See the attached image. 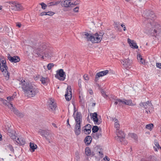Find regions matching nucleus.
I'll use <instances>...</instances> for the list:
<instances>
[{"label":"nucleus","instance_id":"nucleus-1","mask_svg":"<svg viewBox=\"0 0 161 161\" xmlns=\"http://www.w3.org/2000/svg\"><path fill=\"white\" fill-rule=\"evenodd\" d=\"M104 33L103 32L96 33L92 35L87 32L83 33V35L88 41H91L92 43H98L101 42Z\"/></svg>","mask_w":161,"mask_h":161},{"label":"nucleus","instance_id":"nucleus-2","mask_svg":"<svg viewBox=\"0 0 161 161\" xmlns=\"http://www.w3.org/2000/svg\"><path fill=\"white\" fill-rule=\"evenodd\" d=\"M75 121V125L74 132L75 134L78 136L81 133V124L82 123V115L80 112H77L75 117H74Z\"/></svg>","mask_w":161,"mask_h":161},{"label":"nucleus","instance_id":"nucleus-3","mask_svg":"<svg viewBox=\"0 0 161 161\" xmlns=\"http://www.w3.org/2000/svg\"><path fill=\"white\" fill-rule=\"evenodd\" d=\"M39 133L45 139L48 141L49 143H51L52 142V139L51 136V132L49 130H43L40 129Z\"/></svg>","mask_w":161,"mask_h":161},{"label":"nucleus","instance_id":"nucleus-4","mask_svg":"<svg viewBox=\"0 0 161 161\" xmlns=\"http://www.w3.org/2000/svg\"><path fill=\"white\" fill-rule=\"evenodd\" d=\"M46 47L47 46L45 44H42L39 48H38L35 50L34 53L37 55V57L42 56V58L44 59V58L43 55V52Z\"/></svg>","mask_w":161,"mask_h":161},{"label":"nucleus","instance_id":"nucleus-5","mask_svg":"<svg viewBox=\"0 0 161 161\" xmlns=\"http://www.w3.org/2000/svg\"><path fill=\"white\" fill-rule=\"evenodd\" d=\"M24 83L22 85V88L26 96L27 95L28 92H29L31 89L34 85L32 84L31 83H28L26 82L24 80Z\"/></svg>","mask_w":161,"mask_h":161},{"label":"nucleus","instance_id":"nucleus-6","mask_svg":"<svg viewBox=\"0 0 161 161\" xmlns=\"http://www.w3.org/2000/svg\"><path fill=\"white\" fill-rule=\"evenodd\" d=\"M57 74L55 75V77L60 80L63 81L65 78V73L62 69H60L57 71Z\"/></svg>","mask_w":161,"mask_h":161},{"label":"nucleus","instance_id":"nucleus-7","mask_svg":"<svg viewBox=\"0 0 161 161\" xmlns=\"http://www.w3.org/2000/svg\"><path fill=\"white\" fill-rule=\"evenodd\" d=\"M39 89L34 85L31 89L28 92V93L26 96L29 97H33L39 92Z\"/></svg>","mask_w":161,"mask_h":161},{"label":"nucleus","instance_id":"nucleus-8","mask_svg":"<svg viewBox=\"0 0 161 161\" xmlns=\"http://www.w3.org/2000/svg\"><path fill=\"white\" fill-rule=\"evenodd\" d=\"M108 72L109 71L108 70H106L97 73L95 75L94 79L95 81L96 82H97L100 77H102L106 75L108 73Z\"/></svg>","mask_w":161,"mask_h":161},{"label":"nucleus","instance_id":"nucleus-9","mask_svg":"<svg viewBox=\"0 0 161 161\" xmlns=\"http://www.w3.org/2000/svg\"><path fill=\"white\" fill-rule=\"evenodd\" d=\"M92 126L89 124L86 125L85 126L82 127L81 130L86 135L90 134L91 132Z\"/></svg>","mask_w":161,"mask_h":161},{"label":"nucleus","instance_id":"nucleus-10","mask_svg":"<svg viewBox=\"0 0 161 161\" xmlns=\"http://www.w3.org/2000/svg\"><path fill=\"white\" fill-rule=\"evenodd\" d=\"M115 100H116L119 103H122L125 105L131 106H133L134 105L132 103V100L130 99L127 100L125 98H123L122 99H121L120 98H117Z\"/></svg>","mask_w":161,"mask_h":161},{"label":"nucleus","instance_id":"nucleus-11","mask_svg":"<svg viewBox=\"0 0 161 161\" xmlns=\"http://www.w3.org/2000/svg\"><path fill=\"white\" fill-rule=\"evenodd\" d=\"M67 92L65 95V98L67 101H70L72 97V92L71 87L70 86H68L67 88Z\"/></svg>","mask_w":161,"mask_h":161},{"label":"nucleus","instance_id":"nucleus-12","mask_svg":"<svg viewBox=\"0 0 161 161\" xmlns=\"http://www.w3.org/2000/svg\"><path fill=\"white\" fill-rule=\"evenodd\" d=\"M148 15H147L148 19H149L148 22L150 23V22H153V21L156 19V16L154 14V12L153 11H149L148 12Z\"/></svg>","mask_w":161,"mask_h":161},{"label":"nucleus","instance_id":"nucleus-13","mask_svg":"<svg viewBox=\"0 0 161 161\" xmlns=\"http://www.w3.org/2000/svg\"><path fill=\"white\" fill-rule=\"evenodd\" d=\"M8 59L12 63H16L19 62L20 60L19 57L17 56H15L12 57L9 54H8Z\"/></svg>","mask_w":161,"mask_h":161},{"label":"nucleus","instance_id":"nucleus-14","mask_svg":"<svg viewBox=\"0 0 161 161\" xmlns=\"http://www.w3.org/2000/svg\"><path fill=\"white\" fill-rule=\"evenodd\" d=\"M11 5V8L12 9H14L15 11H19L23 9V7L20 4L14 2Z\"/></svg>","mask_w":161,"mask_h":161},{"label":"nucleus","instance_id":"nucleus-15","mask_svg":"<svg viewBox=\"0 0 161 161\" xmlns=\"http://www.w3.org/2000/svg\"><path fill=\"white\" fill-rule=\"evenodd\" d=\"M53 53L50 50L47 48V47L45 49L43 52L44 57L47 58H51L53 56Z\"/></svg>","mask_w":161,"mask_h":161},{"label":"nucleus","instance_id":"nucleus-16","mask_svg":"<svg viewBox=\"0 0 161 161\" xmlns=\"http://www.w3.org/2000/svg\"><path fill=\"white\" fill-rule=\"evenodd\" d=\"M118 133L117 134V136L118 138L117 139V140L118 141H119L120 142H121L123 141L124 139L125 138V135L124 132L122 130H118L117 131Z\"/></svg>","mask_w":161,"mask_h":161},{"label":"nucleus","instance_id":"nucleus-17","mask_svg":"<svg viewBox=\"0 0 161 161\" xmlns=\"http://www.w3.org/2000/svg\"><path fill=\"white\" fill-rule=\"evenodd\" d=\"M4 69H8L6 64V61L5 60H2L0 61V69L1 71H3Z\"/></svg>","mask_w":161,"mask_h":161},{"label":"nucleus","instance_id":"nucleus-18","mask_svg":"<svg viewBox=\"0 0 161 161\" xmlns=\"http://www.w3.org/2000/svg\"><path fill=\"white\" fill-rule=\"evenodd\" d=\"M121 64L125 67H128L130 66L131 64V61L129 58H124L121 61Z\"/></svg>","mask_w":161,"mask_h":161},{"label":"nucleus","instance_id":"nucleus-19","mask_svg":"<svg viewBox=\"0 0 161 161\" xmlns=\"http://www.w3.org/2000/svg\"><path fill=\"white\" fill-rule=\"evenodd\" d=\"M48 109L49 110L51 109L52 111L55 110L57 107V105L52 100H50L49 102Z\"/></svg>","mask_w":161,"mask_h":161},{"label":"nucleus","instance_id":"nucleus-20","mask_svg":"<svg viewBox=\"0 0 161 161\" xmlns=\"http://www.w3.org/2000/svg\"><path fill=\"white\" fill-rule=\"evenodd\" d=\"M92 136H86L84 140V142L86 144V145H90L92 142Z\"/></svg>","mask_w":161,"mask_h":161},{"label":"nucleus","instance_id":"nucleus-21","mask_svg":"<svg viewBox=\"0 0 161 161\" xmlns=\"http://www.w3.org/2000/svg\"><path fill=\"white\" fill-rule=\"evenodd\" d=\"M70 0H65L64 2L62 1L61 3L63 6L65 7H68L71 6V2Z\"/></svg>","mask_w":161,"mask_h":161},{"label":"nucleus","instance_id":"nucleus-22","mask_svg":"<svg viewBox=\"0 0 161 161\" xmlns=\"http://www.w3.org/2000/svg\"><path fill=\"white\" fill-rule=\"evenodd\" d=\"M91 135L94 139H97L101 137L102 136L101 131H100V130L99 132L97 133H92L91 134Z\"/></svg>","mask_w":161,"mask_h":161},{"label":"nucleus","instance_id":"nucleus-23","mask_svg":"<svg viewBox=\"0 0 161 161\" xmlns=\"http://www.w3.org/2000/svg\"><path fill=\"white\" fill-rule=\"evenodd\" d=\"M16 142L18 144H19V145L22 146L25 145V139L23 138H17Z\"/></svg>","mask_w":161,"mask_h":161},{"label":"nucleus","instance_id":"nucleus-24","mask_svg":"<svg viewBox=\"0 0 161 161\" xmlns=\"http://www.w3.org/2000/svg\"><path fill=\"white\" fill-rule=\"evenodd\" d=\"M8 69H5L3 71H1L3 73L4 76L5 77V79L7 80L9 79V73L7 70Z\"/></svg>","mask_w":161,"mask_h":161},{"label":"nucleus","instance_id":"nucleus-25","mask_svg":"<svg viewBox=\"0 0 161 161\" xmlns=\"http://www.w3.org/2000/svg\"><path fill=\"white\" fill-rule=\"evenodd\" d=\"M150 24L152 26H153L154 28H155L157 30L159 29L160 28V25L158 23L154 22H150Z\"/></svg>","mask_w":161,"mask_h":161},{"label":"nucleus","instance_id":"nucleus-26","mask_svg":"<svg viewBox=\"0 0 161 161\" xmlns=\"http://www.w3.org/2000/svg\"><path fill=\"white\" fill-rule=\"evenodd\" d=\"M92 118L95 124L96 125V123L98 121V119L97 114L96 112H94L92 115Z\"/></svg>","mask_w":161,"mask_h":161},{"label":"nucleus","instance_id":"nucleus-27","mask_svg":"<svg viewBox=\"0 0 161 161\" xmlns=\"http://www.w3.org/2000/svg\"><path fill=\"white\" fill-rule=\"evenodd\" d=\"M30 150L32 152H34L37 147V146L36 144L32 143L31 142L30 143Z\"/></svg>","mask_w":161,"mask_h":161},{"label":"nucleus","instance_id":"nucleus-28","mask_svg":"<svg viewBox=\"0 0 161 161\" xmlns=\"http://www.w3.org/2000/svg\"><path fill=\"white\" fill-rule=\"evenodd\" d=\"M40 81L43 85H47L48 83V79L47 78H44L42 77L41 78Z\"/></svg>","mask_w":161,"mask_h":161},{"label":"nucleus","instance_id":"nucleus-29","mask_svg":"<svg viewBox=\"0 0 161 161\" xmlns=\"http://www.w3.org/2000/svg\"><path fill=\"white\" fill-rule=\"evenodd\" d=\"M85 153L86 155L89 156L91 155V151L89 147H86L85 149Z\"/></svg>","mask_w":161,"mask_h":161},{"label":"nucleus","instance_id":"nucleus-30","mask_svg":"<svg viewBox=\"0 0 161 161\" xmlns=\"http://www.w3.org/2000/svg\"><path fill=\"white\" fill-rule=\"evenodd\" d=\"M99 130L98 127L96 125L93 126L92 128V133H94L97 132Z\"/></svg>","mask_w":161,"mask_h":161},{"label":"nucleus","instance_id":"nucleus-31","mask_svg":"<svg viewBox=\"0 0 161 161\" xmlns=\"http://www.w3.org/2000/svg\"><path fill=\"white\" fill-rule=\"evenodd\" d=\"M60 2V1H57V2H51L48 3L47 4L49 6L55 5L59 4Z\"/></svg>","mask_w":161,"mask_h":161},{"label":"nucleus","instance_id":"nucleus-32","mask_svg":"<svg viewBox=\"0 0 161 161\" xmlns=\"http://www.w3.org/2000/svg\"><path fill=\"white\" fill-rule=\"evenodd\" d=\"M130 46L131 47L134 49H137L138 48V46L137 45L136 43L135 42L133 41H132V43H131Z\"/></svg>","mask_w":161,"mask_h":161},{"label":"nucleus","instance_id":"nucleus-33","mask_svg":"<svg viewBox=\"0 0 161 161\" xmlns=\"http://www.w3.org/2000/svg\"><path fill=\"white\" fill-rule=\"evenodd\" d=\"M72 1L71 2V5H76L78 4H79L80 3V1L77 0H70Z\"/></svg>","mask_w":161,"mask_h":161},{"label":"nucleus","instance_id":"nucleus-34","mask_svg":"<svg viewBox=\"0 0 161 161\" xmlns=\"http://www.w3.org/2000/svg\"><path fill=\"white\" fill-rule=\"evenodd\" d=\"M153 124H150L147 125H146V128L150 130H151L153 129Z\"/></svg>","mask_w":161,"mask_h":161},{"label":"nucleus","instance_id":"nucleus-35","mask_svg":"<svg viewBox=\"0 0 161 161\" xmlns=\"http://www.w3.org/2000/svg\"><path fill=\"white\" fill-rule=\"evenodd\" d=\"M7 148L9 149L11 152L14 153V149L12 146L11 144H8L6 146Z\"/></svg>","mask_w":161,"mask_h":161},{"label":"nucleus","instance_id":"nucleus-36","mask_svg":"<svg viewBox=\"0 0 161 161\" xmlns=\"http://www.w3.org/2000/svg\"><path fill=\"white\" fill-rule=\"evenodd\" d=\"M8 134L9 135L10 137L11 136V135H12L14 134L13 131L11 129L9 128L8 129H7V132Z\"/></svg>","mask_w":161,"mask_h":161},{"label":"nucleus","instance_id":"nucleus-37","mask_svg":"<svg viewBox=\"0 0 161 161\" xmlns=\"http://www.w3.org/2000/svg\"><path fill=\"white\" fill-rule=\"evenodd\" d=\"M8 134L9 135L10 137L11 136V135H12L14 134L13 131L11 129L9 128L8 129H7V132Z\"/></svg>","mask_w":161,"mask_h":161},{"label":"nucleus","instance_id":"nucleus-38","mask_svg":"<svg viewBox=\"0 0 161 161\" xmlns=\"http://www.w3.org/2000/svg\"><path fill=\"white\" fill-rule=\"evenodd\" d=\"M54 66V64L52 63H50L48 64L47 66V69L48 70H50Z\"/></svg>","mask_w":161,"mask_h":161},{"label":"nucleus","instance_id":"nucleus-39","mask_svg":"<svg viewBox=\"0 0 161 161\" xmlns=\"http://www.w3.org/2000/svg\"><path fill=\"white\" fill-rule=\"evenodd\" d=\"M130 136L135 140L137 139L138 138L137 135L133 133L130 134Z\"/></svg>","mask_w":161,"mask_h":161},{"label":"nucleus","instance_id":"nucleus-40","mask_svg":"<svg viewBox=\"0 0 161 161\" xmlns=\"http://www.w3.org/2000/svg\"><path fill=\"white\" fill-rule=\"evenodd\" d=\"M113 99H114V104L115 105H117L118 104V103H119V105H120V103H119V102H118V101H117L116 100H115L116 99H117V98H117V97L114 96L113 97Z\"/></svg>","mask_w":161,"mask_h":161},{"label":"nucleus","instance_id":"nucleus-41","mask_svg":"<svg viewBox=\"0 0 161 161\" xmlns=\"http://www.w3.org/2000/svg\"><path fill=\"white\" fill-rule=\"evenodd\" d=\"M154 144L155 146L158 149H159V148L161 149V147L159 146V143L157 142V140H155Z\"/></svg>","mask_w":161,"mask_h":161},{"label":"nucleus","instance_id":"nucleus-42","mask_svg":"<svg viewBox=\"0 0 161 161\" xmlns=\"http://www.w3.org/2000/svg\"><path fill=\"white\" fill-rule=\"evenodd\" d=\"M6 105H7L9 108L12 109L13 108H14L13 106V105L9 102H8Z\"/></svg>","mask_w":161,"mask_h":161},{"label":"nucleus","instance_id":"nucleus-43","mask_svg":"<svg viewBox=\"0 0 161 161\" xmlns=\"http://www.w3.org/2000/svg\"><path fill=\"white\" fill-rule=\"evenodd\" d=\"M12 110L14 112V114L17 115L19 113V112L18 110H17L16 108H15L14 107L12 109Z\"/></svg>","mask_w":161,"mask_h":161},{"label":"nucleus","instance_id":"nucleus-44","mask_svg":"<svg viewBox=\"0 0 161 161\" xmlns=\"http://www.w3.org/2000/svg\"><path fill=\"white\" fill-rule=\"evenodd\" d=\"M42 6V8L43 9H45L46 8L47 5L44 3H40Z\"/></svg>","mask_w":161,"mask_h":161},{"label":"nucleus","instance_id":"nucleus-45","mask_svg":"<svg viewBox=\"0 0 161 161\" xmlns=\"http://www.w3.org/2000/svg\"><path fill=\"white\" fill-rule=\"evenodd\" d=\"M157 30L156 29H154L153 32L151 33V35L153 36H155L157 35Z\"/></svg>","mask_w":161,"mask_h":161},{"label":"nucleus","instance_id":"nucleus-46","mask_svg":"<svg viewBox=\"0 0 161 161\" xmlns=\"http://www.w3.org/2000/svg\"><path fill=\"white\" fill-rule=\"evenodd\" d=\"M145 104L148 105V106L149 107H151L152 106H153V105L152 104V103L151 102V101H147V102L144 103Z\"/></svg>","mask_w":161,"mask_h":161},{"label":"nucleus","instance_id":"nucleus-47","mask_svg":"<svg viewBox=\"0 0 161 161\" xmlns=\"http://www.w3.org/2000/svg\"><path fill=\"white\" fill-rule=\"evenodd\" d=\"M101 93L102 95L104 97L106 98L107 97V96L105 92L103 90L101 91Z\"/></svg>","mask_w":161,"mask_h":161},{"label":"nucleus","instance_id":"nucleus-48","mask_svg":"<svg viewBox=\"0 0 161 161\" xmlns=\"http://www.w3.org/2000/svg\"><path fill=\"white\" fill-rule=\"evenodd\" d=\"M46 13L47 14V15L49 16H52L54 14V12L52 11H48L46 12Z\"/></svg>","mask_w":161,"mask_h":161},{"label":"nucleus","instance_id":"nucleus-49","mask_svg":"<svg viewBox=\"0 0 161 161\" xmlns=\"http://www.w3.org/2000/svg\"><path fill=\"white\" fill-rule=\"evenodd\" d=\"M145 103L143 102H141L140 103V106L142 107H144L145 109H147V107L145 106Z\"/></svg>","mask_w":161,"mask_h":161},{"label":"nucleus","instance_id":"nucleus-50","mask_svg":"<svg viewBox=\"0 0 161 161\" xmlns=\"http://www.w3.org/2000/svg\"><path fill=\"white\" fill-rule=\"evenodd\" d=\"M114 127L117 128V130H119L118 128L119 127V125L118 122L117 123H116V124H114Z\"/></svg>","mask_w":161,"mask_h":161},{"label":"nucleus","instance_id":"nucleus-51","mask_svg":"<svg viewBox=\"0 0 161 161\" xmlns=\"http://www.w3.org/2000/svg\"><path fill=\"white\" fill-rule=\"evenodd\" d=\"M17 116L20 118H22L23 117L24 114L22 113L19 112Z\"/></svg>","mask_w":161,"mask_h":161},{"label":"nucleus","instance_id":"nucleus-52","mask_svg":"<svg viewBox=\"0 0 161 161\" xmlns=\"http://www.w3.org/2000/svg\"><path fill=\"white\" fill-rule=\"evenodd\" d=\"M81 79H79L78 80V84L79 87L81 88Z\"/></svg>","mask_w":161,"mask_h":161},{"label":"nucleus","instance_id":"nucleus-53","mask_svg":"<svg viewBox=\"0 0 161 161\" xmlns=\"http://www.w3.org/2000/svg\"><path fill=\"white\" fill-rule=\"evenodd\" d=\"M7 99L8 101H12L13 100L14 97L13 96H9L7 97Z\"/></svg>","mask_w":161,"mask_h":161},{"label":"nucleus","instance_id":"nucleus-54","mask_svg":"<svg viewBox=\"0 0 161 161\" xmlns=\"http://www.w3.org/2000/svg\"><path fill=\"white\" fill-rule=\"evenodd\" d=\"M156 66L158 68L161 69V63H156Z\"/></svg>","mask_w":161,"mask_h":161},{"label":"nucleus","instance_id":"nucleus-55","mask_svg":"<svg viewBox=\"0 0 161 161\" xmlns=\"http://www.w3.org/2000/svg\"><path fill=\"white\" fill-rule=\"evenodd\" d=\"M98 121L97 122V123H96V124L99 125L102 122V120L101 118H100V119L98 118Z\"/></svg>","mask_w":161,"mask_h":161},{"label":"nucleus","instance_id":"nucleus-56","mask_svg":"<svg viewBox=\"0 0 161 161\" xmlns=\"http://www.w3.org/2000/svg\"><path fill=\"white\" fill-rule=\"evenodd\" d=\"M79 7H77L73 9V11L75 12H78L79 11Z\"/></svg>","mask_w":161,"mask_h":161},{"label":"nucleus","instance_id":"nucleus-57","mask_svg":"<svg viewBox=\"0 0 161 161\" xmlns=\"http://www.w3.org/2000/svg\"><path fill=\"white\" fill-rule=\"evenodd\" d=\"M1 101H2L3 103L5 104L7 103L8 101L6 100L3 99L2 98H1Z\"/></svg>","mask_w":161,"mask_h":161},{"label":"nucleus","instance_id":"nucleus-58","mask_svg":"<svg viewBox=\"0 0 161 161\" xmlns=\"http://www.w3.org/2000/svg\"><path fill=\"white\" fill-rule=\"evenodd\" d=\"M83 77L86 80H88L89 79V78L88 76V75H85Z\"/></svg>","mask_w":161,"mask_h":161},{"label":"nucleus","instance_id":"nucleus-59","mask_svg":"<svg viewBox=\"0 0 161 161\" xmlns=\"http://www.w3.org/2000/svg\"><path fill=\"white\" fill-rule=\"evenodd\" d=\"M10 137L12 139L14 140L16 139L17 137H16V136L14 134L12 135Z\"/></svg>","mask_w":161,"mask_h":161},{"label":"nucleus","instance_id":"nucleus-60","mask_svg":"<svg viewBox=\"0 0 161 161\" xmlns=\"http://www.w3.org/2000/svg\"><path fill=\"white\" fill-rule=\"evenodd\" d=\"M88 92H89V94L92 95L93 94V92L92 90L91 89H89L88 90Z\"/></svg>","mask_w":161,"mask_h":161},{"label":"nucleus","instance_id":"nucleus-61","mask_svg":"<svg viewBox=\"0 0 161 161\" xmlns=\"http://www.w3.org/2000/svg\"><path fill=\"white\" fill-rule=\"evenodd\" d=\"M47 14L46 12H42L40 14V16H42L44 15H47Z\"/></svg>","mask_w":161,"mask_h":161},{"label":"nucleus","instance_id":"nucleus-62","mask_svg":"<svg viewBox=\"0 0 161 161\" xmlns=\"http://www.w3.org/2000/svg\"><path fill=\"white\" fill-rule=\"evenodd\" d=\"M127 41L130 45L131 44V43H132V41L129 38L128 39Z\"/></svg>","mask_w":161,"mask_h":161},{"label":"nucleus","instance_id":"nucleus-63","mask_svg":"<svg viewBox=\"0 0 161 161\" xmlns=\"http://www.w3.org/2000/svg\"><path fill=\"white\" fill-rule=\"evenodd\" d=\"M113 120L114 121L115 123V124H116V123H117L118 122V120L116 119L115 118H114V119L113 118Z\"/></svg>","mask_w":161,"mask_h":161},{"label":"nucleus","instance_id":"nucleus-64","mask_svg":"<svg viewBox=\"0 0 161 161\" xmlns=\"http://www.w3.org/2000/svg\"><path fill=\"white\" fill-rule=\"evenodd\" d=\"M103 159L104 160H107L109 161L110 160V159L107 157L105 156L103 158Z\"/></svg>","mask_w":161,"mask_h":161}]
</instances>
